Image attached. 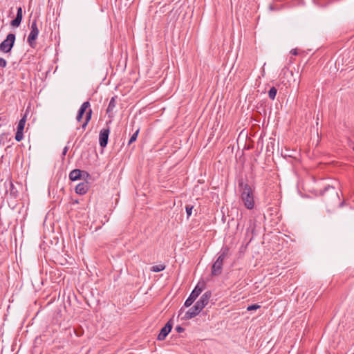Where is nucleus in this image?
<instances>
[{"instance_id":"obj_10","label":"nucleus","mask_w":354,"mask_h":354,"mask_svg":"<svg viewBox=\"0 0 354 354\" xmlns=\"http://www.w3.org/2000/svg\"><path fill=\"white\" fill-rule=\"evenodd\" d=\"M23 18V11L21 7L17 8V16L15 19L11 21V26L13 27H19L21 24Z\"/></svg>"},{"instance_id":"obj_4","label":"nucleus","mask_w":354,"mask_h":354,"mask_svg":"<svg viewBox=\"0 0 354 354\" xmlns=\"http://www.w3.org/2000/svg\"><path fill=\"white\" fill-rule=\"evenodd\" d=\"M227 250H225L218 256L212 268V274L216 276L221 273L224 259L226 257Z\"/></svg>"},{"instance_id":"obj_7","label":"nucleus","mask_w":354,"mask_h":354,"mask_svg":"<svg viewBox=\"0 0 354 354\" xmlns=\"http://www.w3.org/2000/svg\"><path fill=\"white\" fill-rule=\"evenodd\" d=\"M39 35V30L37 28V21H34L31 24V31L28 37V42L30 46L33 47L34 42Z\"/></svg>"},{"instance_id":"obj_23","label":"nucleus","mask_w":354,"mask_h":354,"mask_svg":"<svg viewBox=\"0 0 354 354\" xmlns=\"http://www.w3.org/2000/svg\"><path fill=\"white\" fill-rule=\"evenodd\" d=\"M176 329L178 333H182L184 330V328L180 326L176 327Z\"/></svg>"},{"instance_id":"obj_12","label":"nucleus","mask_w":354,"mask_h":354,"mask_svg":"<svg viewBox=\"0 0 354 354\" xmlns=\"http://www.w3.org/2000/svg\"><path fill=\"white\" fill-rule=\"evenodd\" d=\"M82 173L86 174L88 176V174L84 171H82L80 169H74L70 172L69 178L72 181L77 180L81 178V176H82Z\"/></svg>"},{"instance_id":"obj_9","label":"nucleus","mask_w":354,"mask_h":354,"mask_svg":"<svg viewBox=\"0 0 354 354\" xmlns=\"http://www.w3.org/2000/svg\"><path fill=\"white\" fill-rule=\"evenodd\" d=\"M171 328H172V324L170 323V322H168L165 324V326L160 330V332L158 335V340L165 339V337H167V335L171 331Z\"/></svg>"},{"instance_id":"obj_16","label":"nucleus","mask_w":354,"mask_h":354,"mask_svg":"<svg viewBox=\"0 0 354 354\" xmlns=\"http://www.w3.org/2000/svg\"><path fill=\"white\" fill-rule=\"evenodd\" d=\"M115 106V98L112 97L109 102V106L107 107L106 111L107 113L111 112L113 110Z\"/></svg>"},{"instance_id":"obj_17","label":"nucleus","mask_w":354,"mask_h":354,"mask_svg":"<svg viewBox=\"0 0 354 354\" xmlns=\"http://www.w3.org/2000/svg\"><path fill=\"white\" fill-rule=\"evenodd\" d=\"M138 133H139V129H137L136 131V132L130 138L128 145H131V143H133V142H135L136 140Z\"/></svg>"},{"instance_id":"obj_6","label":"nucleus","mask_w":354,"mask_h":354,"mask_svg":"<svg viewBox=\"0 0 354 354\" xmlns=\"http://www.w3.org/2000/svg\"><path fill=\"white\" fill-rule=\"evenodd\" d=\"M203 289V285L200 286L199 283L195 287L189 297L186 299L185 302V306L189 307L190 306L195 299L198 297V295L201 293Z\"/></svg>"},{"instance_id":"obj_20","label":"nucleus","mask_w":354,"mask_h":354,"mask_svg":"<svg viewBox=\"0 0 354 354\" xmlns=\"http://www.w3.org/2000/svg\"><path fill=\"white\" fill-rule=\"evenodd\" d=\"M259 308H260L259 305H258V304H253V305L248 306L247 310H248V311L254 310H257V309H258Z\"/></svg>"},{"instance_id":"obj_5","label":"nucleus","mask_w":354,"mask_h":354,"mask_svg":"<svg viewBox=\"0 0 354 354\" xmlns=\"http://www.w3.org/2000/svg\"><path fill=\"white\" fill-rule=\"evenodd\" d=\"M15 41V35L10 33L6 39L0 44V50L4 53H8L11 50Z\"/></svg>"},{"instance_id":"obj_19","label":"nucleus","mask_w":354,"mask_h":354,"mask_svg":"<svg viewBox=\"0 0 354 354\" xmlns=\"http://www.w3.org/2000/svg\"><path fill=\"white\" fill-rule=\"evenodd\" d=\"M192 209H193V206L192 205H186L185 210H186V212H187V214L188 217L191 216Z\"/></svg>"},{"instance_id":"obj_13","label":"nucleus","mask_w":354,"mask_h":354,"mask_svg":"<svg viewBox=\"0 0 354 354\" xmlns=\"http://www.w3.org/2000/svg\"><path fill=\"white\" fill-rule=\"evenodd\" d=\"M26 122V115L25 114L24 115V117L19 122V124L17 125V131H24Z\"/></svg>"},{"instance_id":"obj_8","label":"nucleus","mask_w":354,"mask_h":354,"mask_svg":"<svg viewBox=\"0 0 354 354\" xmlns=\"http://www.w3.org/2000/svg\"><path fill=\"white\" fill-rule=\"evenodd\" d=\"M109 133H110V130L109 128L102 129L100 132V135H99L100 145L103 148L105 147L107 145Z\"/></svg>"},{"instance_id":"obj_18","label":"nucleus","mask_w":354,"mask_h":354,"mask_svg":"<svg viewBox=\"0 0 354 354\" xmlns=\"http://www.w3.org/2000/svg\"><path fill=\"white\" fill-rule=\"evenodd\" d=\"M23 139V131H17L16 135H15V140L17 141H21Z\"/></svg>"},{"instance_id":"obj_22","label":"nucleus","mask_w":354,"mask_h":354,"mask_svg":"<svg viewBox=\"0 0 354 354\" xmlns=\"http://www.w3.org/2000/svg\"><path fill=\"white\" fill-rule=\"evenodd\" d=\"M290 53L293 55H297L298 54L297 49H292L290 50Z\"/></svg>"},{"instance_id":"obj_2","label":"nucleus","mask_w":354,"mask_h":354,"mask_svg":"<svg viewBox=\"0 0 354 354\" xmlns=\"http://www.w3.org/2000/svg\"><path fill=\"white\" fill-rule=\"evenodd\" d=\"M241 200L244 203L246 208L251 209L254 207V194L253 189L248 185H245L241 193Z\"/></svg>"},{"instance_id":"obj_14","label":"nucleus","mask_w":354,"mask_h":354,"mask_svg":"<svg viewBox=\"0 0 354 354\" xmlns=\"http://www.w3.org/2000/svg\"><path fill=\"white\" fill-rule=\"evenodd\" d=\"M165 268V266H164L162 264H159V265L152 266L151 268V270L154 272H158L164 270Z\"/></svg>"},{"instance_id":"obj_3","label":"nucleus","mask_w":354,"mask_h":354,"mask_svg":"<svg viewBox=\"0 0 354 354\" xmlns=\"http://www.w3.org/2000/svg\"><path fill=\"white\" fill-rule=\"evenodd\" d=\"M89 106H90V103L88 102H84L82 104V106L78 111L77 118H76L78 122H80L82 119L84 114V113L86 114L85 121L84 122V123L82 125L83 129H84L86 127V125L88 124V122L90 121V120L91 118L92 110L91 109H88Z\"/></svg>"},{"instance_id":"obj_15","label":"nucleus","mask_w":354,"mask_h":354,"mask_svg":"<svg viewBox=\"0 0 354 354\" xmlns=\"http://www.w3.org/2000/svg\"><path fill=\"white\" fill-rule=\"evenodd\" d=\"M277 90L275 87H272L269 92H268V96L271 99V100H274L275 97H276V95H277Z\"/></svg>"},{"instance_id":"obj_21","label":"nucleus","mask_w":354,"mask_h":354,"mask_svg":"<svg viewBox=\"0 0 354 354\" xmlns=\"http://www.w3.org/2000/svg\"><path fill=\"white\" fill-rule=\"evenodd\" d=\"M7 64L6 60L3 58H0V67L4 68Z\"/></svg>"},{"instance_id":"obj_24","label":"nucleus","mask_w":354,"mask_h":354,"mask_svg":"<svg viewBox=\"0 0 354 354\" xmlns=\"http://www.w3.org/2000/svg\"><path fill=\"white\" fill-rule=\"evenodd\" d=\"M67 151V147H65L63 151V154L65 155Z\"/></svg>"},{"instance_id":"obj_1","label":"nucleus","mask_w":354,"mask_h":354,"mask_svg":"<svg viewBox=\"0 0 354 354\" xmlns=\"http://www.w3.org/2000/svg\"><path fill=\"white\" fill-rule=\"evenodd\" d=\"M210 297V292H207L205 294H203L199 299V300L197 301L195 305L191 308H189L188 311L186 312L184 319H189L198 315L201 313V311L205 308V306L207 305Z\"/></svg>"},{"instance_id":"obj_11","label":"nucleus","mask_w":354,"mask_h":354,"mask_svg":"<svg viewBox=\"0 0 354 354\" xmlns=\"http://www.w3.org/2000/svg\"><path fill=\"white\" fill-rule=\"evenodd\" d=\"M88 190V184L86 182L79 183L75 187V192L80 195L85 194Z\"/></svg>"}]
</instances>
